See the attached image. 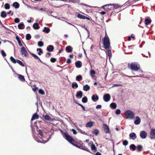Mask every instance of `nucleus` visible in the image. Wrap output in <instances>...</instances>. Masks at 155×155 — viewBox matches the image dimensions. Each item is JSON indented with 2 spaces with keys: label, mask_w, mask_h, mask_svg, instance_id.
<instances>
[{
  "label": "nucleus",
  "mask_w": 155,
  "mask_h": 155,
  "mask_svg": "<svg viewBox=\"0 0 155 155\" xmlns=\"http://www.w3.org/2000/svg\"><path fill=\"white\" fill-rule=\"evenodd\" d=\"M61 132L63 137H65V139L80 149L91 153L87 147L85 146H83L81 144L77 142L76 140L71 137L68 133L64 132L62 130H61Z\"/></svg>",
  "instance_id": "nucleus-1"
},
{
  "label": "nucleus",
  "mask_w": 155,
  "mask_h": 155,
  "mask_svg": "<svg viewBox=\"0 0 155 155\" xmlns=\"http://www.w3.org/2000/svg\"><path fill=\"white\" fill-rule=\"evenodd\" d=\"M113 4H108L105 5L102 7V8L104 9L105 10L108 12V15L110 16H111L113 14L114 15L115 13L114 11L111 10L112 9H114Z\"/></svg>",
  "instance_id": "nucleus-2"
},
{
  "label": "nucleus",
  "mask_w": 155,
  "mask_h": 155,
  "mask_svg": "<svg viewBox=\"0 0 155 155\" xmlns=\"http://www.w3.org/2000/svg\"><path fill=\"white\" fill-rule=\"evenodd\" d=\"M128 67L132 71H138L140 69V65L138 63L136 62H133L130 64L128 63Z\"/></svg>",
  "instance_id": "nucleus-3"
},
{
  "label": "nucleus",
  "mask_w": 155,
  "mask_h": 155,
  "mask_svg": "<svg viewBox=\"0 0 155 155\" xmlns=\"http://www.w3.org/2000/svg\"><path fill=\"white\" fill-rule=\"evenodd\" d=\"M103 41V45L104 48L107 49L109 48H111L110 42L109 37H104L102 39Z\"/></svg>",
  "instance_id": "nucleus-4"
},
{
  "label": "nucleus",
  "mask_w": 155,
  "mask_h": 155,
  "mask_svg": "<svg viewBox=\"0 0 155 155\" xmlns=\"http://www.w3.org/2000/svg\"><path fill=\"white\" fill-rule=\"evenodd\" d=\"M125 115L127 118L133 119L134 117V114L132 111L129 110L125 112Z\"/></svg>",
  "instance_id": "nucleus-5"
},
{
  "label": "nucleus",
  "mask_w": 155,
  "mask_h": 155,
  "mask_svg": "<svg viewBox=\"0 0 155 155\" xmlns=\"http://www.w3.org/2000/svg\"><path fill=\"white\" fill-rule=\"evenodd\" d=\"M21 54L24 55L25 57H28V54L25 48L23 47L21 48Z\"/></svg>",
  "instance_id": "nucleus-6"
},
{
  "label": "nucleus",
  "mask_w": 155,
  "mask_h": 155,
  "mask_svg": "<svg viewBox=\"0 0 155 155\" xmlns=\"http://www.w3.org/2000/svg\"><path fill=\"white\" fill-rule=\"evenodd\" d=\"M110 99V95L108 94H105L103 97V99L106 102L109 101Z\"/></svg>",
  "instance_id": "nucleus-7"
},
{
  "label": "nucleus",
  "mask_w": 155,
  "mask_h": 155,
  "mask_svg": "<svg viewBox=\"0 0 155 155\" xmlns=\"http://www.w3.org/2000/svg\"><path fill=\"white\" fill-rule=\"evenodd\" d=\"M140 136L142 139H145L147 137V133L144 131H142L140 132Z\"/></svg>",
  "instance_id": "nucleus-8"
},
{
  "label": "nucleus",
  "mask_w": 155,
  "mask_h": 155,
  "mask_svg": "<svg viewBox=\"0 0 155 155\" xmlns=\"http://www.w3.org/2000/svg\"><path fill=\"white\" fill-rule=\"evenodd\" d=\"M104 128V131L106 133H108L110 132V130L108 126L106 124H104L103 125Z\"/></svg>",
  "instance_id": "nucleus-9"
},
{
  "label": "nucleus",
  "mask_w": 155,
  "mask_h": 155,
  "mask_svg": "<svg viewBox=\"0 0 155 155\" xmlns=\"http://www.w3.org/2000/svg\"><path fill=\"white\" fill-rule=\"evenodd\" d=\"M83 96V93L81 91H79L77 92L76 97L78 98H81Z\"/></svg>",
  "instance_id": "nucleus-10"
},
{
  "label": "nucleus",
  "mask_w": 155,
  "mask_h": 155,
  "mask_svg": "<svg viewBox=\"0 0 155 155\" xmlns=\"http://www.w3.org/2000/svg\"><path fill=\"white\" fill-rule=\"evenodd\" d=\"M129 136L132 140H134L137 138V136L134 133H132L130 134Z\"/></svg>",
  "instance_id": "nucleus-11"
},
{
  "label": "nucleus",
  "mask_w": 155,
  "mask_h": 155,
  "mask_svg": "<svg viewBox=\"0 0 155 155\" xmlns=\"http://www.w3.org/2000/svg\"><path fill=\"white\" fill-rule=\"evenodd\" d=\"M152 20L150 18H146L145 20V24L147 25L150 24Z\"/></svg>",
  "instance_id": "nucleus-12"
},
{
  "label": "nucleus",
  "mask_w": 155,
  "mask_h": 155,
  "mask_svg": "<svg viewBox=\"0 0 155 155\" xmlns=\"http://www.w3.org/2000/svg\"><path fill=\"white\" fill-rule=\"evenodd\" d=\"M75 64L76 67L77 68H80L82 66V63L81 62L79 61H76L75 63Z\"/></svg>",
  "instance_id": "nucleus-13"
},
{
  "label": "nucleus",
  "mask_w": 155,
  "mask_h": 155,
  "mask_svg": "<svg viewBox=\"0 0 155 155\" xmlns=\"http://www.w3.org/2000/svg\"><path fill=\"white\" fill-rule=\"evenodd\" d=\"M140 119L139 117L137 116L136 117V120L134 121V123L136 125H138L140 122Z\"/></svg>",
  "instance_id": "nucleus-14"
},
{
  "label": "nucleus",
  "mask_w": 155,
  "mask_h": 155,
  "mask_svg": "<svg viewBox=\"0 0 155 155\" xmlns=\"http://www.w3.org/2000/svg\"><path fill=\"white\" fill-rule=\"evenodd\" d=\"M106 50L107 51V54L110 58L112 56L111 48H109Z\"/></svg>",
  "instance_id": "nucleus-15"
},
{
  "label": "nucleus",
  "mask_w": 155,
  "mask_h": 155,
  "mask_svg": "<svg viewBox=\"0 0 155 155\" xmlns=\"http://www.w3.org/2000/svg\"><path fill=\"white\" fill-rule=\"evenodd\" d=\"M54 49V47L53 46L49 45L48 46L47 48V50L49 52L52 51Z\"/></svg>",
  "instance_id": "nucleus-16"
},
{
  "label": "nucleus",
  "mask_w": 155,
  "mask_h": 155,
  "mask_svg": "<svg viewBox=\"0 0 155 155\" xmlns=\"http://www.w3.org/2000/svg\"><path fill=\"white\" fill-rule=\"evenodd\" d=\"M39 118L38 115L36 113L34 114L31 118V120L33 121L35 119H37Z\"/></svg>",
  "instance_id": "nucleus-17"
},
{
  "label": "nucleus",
  "mask_w": 155,
  "mask_h": 155,
  "mask_svg": "<svg viewBox=\"0 0 155 155\" xmlns=\"http://www.w3.org/2000/svg\"><path fill=\"white\" fill-rule=\"evenodd\" d=\"M66 50L68 53L71 52L72 51V48L70 46H67L66 48Z\"/></svg>",
  "instance_id": "nucleus-18"
},
{
  "label": "nucleus",
  "mask_w": 155,
  "mask_h": 155,
  "mask_svg": "<svg viewBox=\"0 0 155 155\" xmlns=\"http://www.w3.org/2000/svg\"><path fill=\"white\" fill-rule=\"evenodd\" d=\"M92 100L94 101H95V100H98L99 99L98 96L97 95H93L91 97Z\"/></svg>",
  "instance_id": "nucleus-19"
},
{
  "label": "nucleus",
  "mask_w": 155,
  "mask_h": 155,
  "mask_svg": "<svg viewBox=\"0 0 155 155\" xmlns=\"http://www.w3.org/2000/svg\"><path fill=\"white\" fill-rule=\"evenodd\" d=\"M12 6L14 7L16 9L18 8L19 7V4L17 2H14L13 4H12Z\"/></svg>",
  "instance_id": "nucleus-20"
},
{
  "label": "nucleus",
  "mask_w": 155,
  "mask_h": 155,
  "mask_svg": "<svg viewBox=\"0 0 155 155\" xmlns=\"http://www.w3.org/2000/svg\"><path fill=\"white\" fill-rule=\"evenodd\" d=\"M43 117L46 120H51V117L48 115H43Z\"/></svg>",
  "instance_id": "nucleus-21"
},
{
  "label": "nucleus",
  "mask_w": 155,
  "mask_h": 155,
  "mask_svg": "<svg viewBox=\"0 0 155 155\" xmlns=\"http://www.w3.org/2000/svg\"><path fill=\"white\" fill-rule=\"evenodd\" d=\"M18 78L21 81H25V79L24 78V76L20 74H18Z\"/></svg>",
  "instance_id": "nucleus-22"
},
{
  "label": "nucleus",
  "mask_w": 155,
  "mask_h": 155,
  "mask_svg": "<svg viewBox=\"0 0 155 155\" xmlns=\"http://www.w3.org/2000/svg\"><path fill=\"white\" fill-rule=\"evenodd\" d=\"M90 89V87L87 84L83 86V90L85 91H87Z\"/></svg>",
  "instance_id": "nucleus-23"
},
{
  "label": "nucleus",
  "mask_w": 155,
  "mask_h": 155,
  "mask_svg": "<svg viewBox=\"0 0 155 155\" xmlns=\"http://www.w3.org/2000/svg\"><path fill=\"white\" fill-rule=\"evenodd\" d=\"M110 107L112 109H115L117 107V104L115 103H112L110 104Z\"/></svg>",
  "instance_id": "nucleus-24"
},
{
  "label": "nucleus",
  "mask_w": 155,
  "mask_h": 155,
  "mask_svg": "<svg viewBox=\"0 0 155 155\" xmlns=\"http://www.w3.org/2000/svg\"><path fill=\"white\" fill-rule=\"evenodd\" d=\"M33 27L35 29H38L40 28L39 25L37 23H34L33 25Z\"/></svg>",
  "instance_id": "nucleus-25"
},
{
  "label": "nucleus",
  "mask_w": 155,
  "mask_h": 155,
  "mask_svg": "<svg viewBox=\"0 0 155 155\" xmlns=\"http://www.w3.org/2000/svg\"><path fill=\"white\" fill-rule=\"evenodd\" d=\"M18 27L19 29H23L25 28V25L23 23H21L18 25Z\"/></svg>",
  "instance_id": "nucleus-26"
},
{
  "label": "nucleus",
  "mask_w": 155,
  "mask_h": 155,
  "mask_svg": "<svg viewBox=\"0 0 155 155\" xmlns=\"http://www.w3.org/2000/svg\"><path fill=\"white\" fill-rule=\"evenodd\" d=\"M94 124V123L92 122H88L86 124V127H91Z\"/></svg>",
  "instance_id": "nucleus-27"
},
{
  "label": "nucleus",
  "mask_w": 155,
  "mask_h": 155,
  "mask_svg": "<svg viewBox=\"0 0 155 155\" xmlns=\"http://www.w3.org/2000/svg\"><path fill=\"white\" fill-rule=\"evenodd\" d=\"M16 38L18 41L19 45L21 47L23 45L21 42L18 36H16Z\"/></svg>",
  "instance_id": "nucleus-28"
},
{
  "label": "nucleus",
  "mask_w": 155,
  "mask_h": 155,
  "mask_svg": "<svg viewBox=\"0 0 155 155\" xmlns=\"http://www.w3.org/2000/svg\"><path fill=\"white\" fill-rule=\"evenodd\" d=\"M82 77L81 75H78L76 77V80L78 81H80L82 80Z\"/></svg>",
  "instance_id": "nucleus-29"
},
{
  "label": "nucleus",
  "mask_w": 155,
  "mask_h": 155,
  "mask_svg": "<svg viewBox=\"0 0 155 155\" xmlns=\"http://www.w3.org/2000/svg\"><path fill=\"white\" fill-rule=\"evenodd\" d=\"M6 16H7V14L5 11H3L1 12V16L2 17L5 18Z\"/></svg>",
  "instance_id": "nucleus-30"
},
{
  "label": "nucleus",
  "mask_w": 155,
  "mask_h": 155,
  "mask_svg": "<svg viewBox=\"0 0 155 155\" xmlns=\"http://www.w3.org/2000/svg\"><path fill=\"white\" fill-rule=\"evenodd\" d=\"M113 6L112 7H113L114 9V8L115 9H117L119 8H120L122 6H120V5H118V4H113Z\"/></svg>",
  "instance_id": "nucleus-31"
},
{
  "label": "nucleus",
  "mask_w": 155,
  "mask_h": 155,
  "mask_svg": "<svg viewBox=\"0 0 155 155\" xmlns=\"http://www.w3.org/2000/svg\"><path fill=\"white\" fill-rule=\"evenodd\" d=\"M16 62L22 67L25 66L24 64L22 62L18 59H16Z\"/></svg>",
  "instance_id": "nucleus-32"
},
{
  "label": "nucleus",
  "mask_w": 155,
  "mask_h": 155,
  "mask_svg": "<svg viewBox=\"0 0 155 155\" xmlns=\"http://www.w3.org/2000/svg\"><path fill=\"white\" fill-rule=\"evenodd\" d=\"M91 150H94L95 151H96L97 150L94 144L92 143V144L91 145Z\"/></svg>",
  "instance_id": "nucleus-33"
},
{
  "label": "nucleus",
  "mask_w": 155,
  "mask_h": 155,
  "mask_svg": "<svg viewBox=\"0 0 155 155\" xmlns=\"http://www.w3.org/2000/svg\"><path fill=\"white\" fill-rule=\"evenodd\" d=\"M31 54L32 56L34 57L35 59H38L41 62V60L40 59L37 55L33 53H31Z\"/></svg>",
  "instance_id": "nucleus-34"
},
{
  "label": "nucleus",
  "mask_w": 155,
  "mask_h": 155,
  "mask_svg": "<svg viewBox=\"0 0 155 155\" xmlns=\"http://www.w3.org/2000/svg\"><path fill=\"white\" fill-rule=\"evenodd\" d=\"M43 31L45 32L46 33H49L50 31V29L48 27H45L44 29L43 30Z\"/></svg>",
  "instance_id": "nucleus-35"
},
{
  "label": "nucleus",
  "mask_w": 155,
  "mask_h": 155,
  "mask_svg": "<svg viewBox=\"0 0 155 155\" xmlns=\"http://www.w3.org/2000/svg\"><path fill=\"white\" fill-rule=\"evenodd\" d=\"M99 133V131L97 129H95L93 132V134L97 135Z\"/></svg>",
  "instance_id": "nucleus-36"
},
{
  "label": "nucleus",
  "mask_w": 155,
  "mask_h": 155,
  "mask_svg": "<svg viewBox=\"0 0 155 155\" xmlns=\"http://www.w3.org/2000/svg\"><path fill=\"white\" fill-rule=\"evenodd\" d=\"M11 61L13 63L15 64L16 63V59L15 60L13 57L11 56L10 57Z\"/></svg>",
  "instance_id": "nucleus-37"
},
{
  "label": "nucleus",
  "mask_w": 155,
  "mask_h": 155,
  "mask_svg": "<svg viewBox=\"0 0 155 155\" xmlns=\"http://www.w3.org/2000/svg\"><path fill=\"white\" fill-rule=\"evenodd\" d=\"M130 149H132L134 151L135 150L136 148V146L134 144H132L130 146Z\"/></svg>",
  "instance_id": "nucleus-38"
},
{
  "label": "nucleus",
  "mask_w": 155,
  "mask_h": 155,
  "mask_svg": "<svg viewBox=\"0 0 155 155\" xmlns=\"http://www.w3.org/2000/svg\"><path fill=\"white\" fill-rule=\"evenodd\" d=\"M82 101L83 103H86L87 101V97H84L82 98Z\"/></svg>",
  "instance_id": "nucleus-39"
},
{
  "label": "nucleus",
  "mask_w": 155,
  "mask_h": 155,
  "mask_svg": "<svg viewBox=\"0 0 155 155\" xmlns=\"http://www.w3.org/2000/svg\"><path fill=\"white\" fill-rule=\"evenodd\" d=\"M142 147L141 145H139L137 147V150L139 152L141 151L142 150Z\"/></svg>",
  "instance_id": "nucleus-40"
},
{
  "label": "nucleus",
  "mask_w": 155,
  "mask_h": 155,
  "mask_svg": "<svg viewBox=\"0 0 155 155\" xmlns=\"http://www.w3.org/2000/svg\"><path fill=\"white\" fill-rule=\"evenodd\" d=\"M78 17L82 19H84V18L85 17V16L81 14H78Z\"/></svg>",
  "instance_id": "nucleus-41"
},
{
  "label": "nucleus",
  "mask_w": 155,
  "mask_h": 155,
  "mask_svg": "<svg viewBox=\"0 0 155 155\" xmlns=\"http://www.w3.org/2000/svg\"><path fill=\"white\" fill-rule=\"evenodd\" d=\"M31 38L30 35L29 34H27L26 36V39L27 40H30Z\"/></svg>",
  "instance_id": "nucleus-42"
},
{
  "label": "nucleus",
  "mask_w": 155,
  "mask_h": 155,
  "mask_svg": "<svg viewBox=\"0 0 155 155\" xmlns=\"http://www.w3.org/2000/svg\"><path fill=\"white\" fill-rule=\"evenodd\" d=\"M150 134L151 135H155V129H152L150 130Z\"/></svg>",
  "instance_id": "nucleus-43"
},
{
  "label": "nucleus",
  "mask_w": 155,
  "mask_h": 155,
  "mask_svg": "<svg viewBox=\"0 0 155 155\" xmlns=\"http://www.w3.org/2000/svg\"><path fill=\"white\" fill-rule=\"evenodd\" d=\"M10 8V6L9 4L6 3L5 5V9H9Z\"/></svg>",
  "instance_id": "nucleus-44"
},
{
  "label": "nucleus",
  "mask_w": 155,
  "mask_h": 155,
  "mask_svg": "<svg viewBox=\"0 0 155 155\" xmlns=\"http://www.w3.org/2000/svg\"><path fill=\"white\" fill-rule=\"evenodd\" d=\"M44 44L43 42L39 41L38 42V45L40 47H41Z\"/></svg>",
  "instance_id": "nucleus-45"
},
{
  "label": "nucleus",
  "mask_w": 155,
  "mask_h": 155,
  "mask_svg": "<svg viewBox=\"0 0 155 155\" xmlns=\"http://www.w3.org/2000/svg\"><path fill=\"white\" fill-rule=\"evenodd\" d=\"M37 51H39V52L38 53V54L39 55H41V53H43V51H42L41 49V48H37Z\"/></svg>",
  "instance_id": "nucleus-46"
},
{
  "label": "nucleus",
  "mask_w": 155,
  "mask_h": 155,
  "mask_svg": "<svg viewBox=\"0 0 155 155\" xmlns=\"http://www.w3.org/2000/svg\"><path fill=\"white\" fill-rule=\"evenodd\" d=\"M95 73V72L94 70H91L90 71V74L92 76H94Z\"/></svg>",
  "instance_id": "nucleus-47"
},
{
  "label": "nucleus",
  "mask_w": 155,
  "mask_h": 155,
  "mask_svg": "<svg viewBox=\"0 0 155 155\" xmlns=\"http://www.w3.org/2000/svg\"><path fill=\"white\" fill-rule=\"evenodd\" d=\"M72 87L73 88H74V87H75L76 88H77L78 87V85L77 83H73L72 84Z\"/></svg>",
  "instance_id": "nucleus-48"
},
{
  "label": "nucleus",
  "mask_w": 155,
  "mask_h": 155,
  "mask_svg": "<svg viewBox=\"0 0 155 155\" xmlns=\"http://www.w3.org/2000/svg\"><path fill=\"white\" fill-rule=\"evenodd\" d=\"M57 61V59L54 58H51L50 61L52 63H54Z\"/></svg>",
  "instance_id": "nucleus-49"
},
{
  "label": "nucleus",
  "mask_w": 155,
  "mask_h": 155,
  "mask_svg": "<svg viewBox=\"0 0 155 155\" xmlns=\"http://www.w3.org/2000/svg\"><path fill=\"white\" fill-rule=\"evenodd\" d=\"M1 53L3 57H5L6 56V54L3 50H2L1 51Z\"/></svg>",
  "instance_id": "nucleus-50"
},
{
  "label": "nucleus",
  "mask_w": 155,
  "mask_h": 155,
  "mask_svg": "<svg viewBox=\"0 0 155 155\" xmlns=\"http://www.w3.org/2000/svg\"><path fill=\"white\" fill-rule=\"evenodd\" d=\"M77 104H78V105L80 106L82 108V110L83 111H85V107H84L83 105H82V104H79L77 102L76 103Z\"/></svg>",
  "instance_id": "nucleus-51"
},
{
  "label": "nucleus",
  "mask_w": 155,
  "mask_h": 155,
  "mask_svg": "<svg viewBox=\"0 0 155 155\" xmlns=\"http://www.w3.org/2000/svg\"><path fill=\"white\" fill-rule=\"evenodd\" d=\"M128 144V142L127 140H125L123 141V144L124 145L126 146Z\"/></svg>",
  "instance_id": "nucleus-52"
},
{
  "label": "nucleus",
  "mask_w": 155,
  "mask_h": 155,
  "mask_svg": "<svg viewBox=\"0 0 155 155\" xmlns=\"http://www.w3.org/2000/svg\"><path fill=\"white\" fill-rule=\"evenodd\" d=\"M43 133L42 131L40 130H39V134L40 135L41 137H43Z\"/></svg>",
  "instance_id": "nucleus-53"
},
{
  "label": "nucleus",
  "mask_w": 155,
  "mask_h": 155,
  "mask_svg": "<svg viewBox=\"0 0 155 155\" xmlns=\"http://www.w3.org/2000/svg\"><path fill=\"white\" fill-rule=\"evenodd\" d=\"M14 22L16 23H18L20 22V19L18 18H16L14 19Z\"/></svg>",
  "instance_id": "nucleus-54"
},
{
  "label": "nucleus",
  "mask_w": 155,
  "mask_h": 155,
  "mask_svg": "<svg viewBox=\"0 0 155 155\" xmlns=\"http://www.w3.org/2000/svg\"><path fill=\"white\" fill-rule=\"evenodd\" d=\"M39 92L40 94H45V92L44 91L41 89H40L39 90Z\"/></svg>",
  "instance_id": "nucleus-55"
},
{
  "label": "nucleus",
  "mask_w": 155,
  "mask_h": 155,
  "mask_svg": "<svg viewBox=\"0 0 155 155\" xmlns=\"http://www.w3.org/2000/svg\"><path fill=\"white\" fill-rule=\"evenodd\" d=\"M121 111L120 109H117L116 111V114H119L120 113Z\"/></svg>",
  "instance_id": "nucleus-56"
},
{
  "label": "nucleus",
  "mask_w": 155,
  "mask_h": 155,
  "mask_svg": "<svg viewBox=\"0 0 155 155\" xmlns=\"http://www.w3.org/2000/svg\"><path fill=\"white\" fill-rule=\"evenodd\" d=\"M122 85L119 84H114L113 87L115 86H121Z\"/></svg>",
  "instance_id": "nucleus-57"
},
{
  "label": "nucleus",
  "mask_w": 155,
  "mask_h": 155,
  "mask_svg": "<svg viewBox=\"0 0 155 155\" xmlns=\"http://www.w3.org/2000/svg\"><path fill=\"white\" fill-rule=\"evenodd\" d=\"M72 130L74 134H77V132L75 129H72Z\"/></svg>",
  "instance_id": "nucleus-58"
},
{
  "label": "nucleus",
  "mask_w": 155,
  "mask_h": 155,
  "mask_svg": "<svg viewBox=\"0 0 155 155\" xmlns=\"http://www.w3.org/2000/svg\"><path fill=\"white\" fill-rule=\"evenodd\" d=\"M101 105H98L96 106V108L97 109L101 108Z\"/></svg>",
  "instance_id": "nucleus-59"
},
{
  "label": "nucleus",
  "mask_w": 155,
  "mask_h": 155,
  "mask_svg": "<svg viewBox=\"0 0 155 155\" xmlns=\"http://www.w3.org/2000/svg\"><path fill=\"white\" fill-rule=\"evenodd\" d=\"M71 62V60L69 58L67 60V62L68 64H70Z\"/></svg>",
  "instance_id": "nucleus-60"
},
{
  "label": "nucleus",
  "mask_w": 155,
  "mask_h": 155,
  "mask_svg": "<svg viewBox=\"0 0 155 155\" xmlns=\"http://www.w3.org/2000/svg\"><path fill=\"white\" fill-rule=\"evenodd\" d=\"M37 89L38 88L36 87H35L34 88H32V90L34 91H36Z\"/></svg>",
  "instance_id": "nucleus-61"
},
{
  "label": "nucleus",
  "mask_w": 155,
  "mask_h": 155,
  "mask_svg": "<svg viewBox=\"0 0 155 155\" xmlns=\"http://www.w3.org/2000/svg\"><path fill=\"white\" fill-rule=\"evenodd\" d=\"M0 24L2 25V26L4 28H6V27L2 24V22L0 20Z\"/></svg>",
  "instance_id": "nucleus-62"
},
{
  "label": "nucleus",
  "mask_w": 155,
  "mask_h": 155,
  "mask_svg": "<svg viewBox=\"0 0 155 155\" xmlns=\"http://www.w3.org/2000/svg\"><path fill=\"white\" fill-rule=\"evenodd\" d=\"M100 13L101 15H104L106 13V12L105 11H102Z\"/></svg>",
  "instance_id": "nucleus-63"
},
{
  "label": "nucleus",
  "mask_w": 155,
  "mask_h": 155,
  "mask_svg": "<svg viewBox=\"0 0 155 155\" xmlns=\"http://www.w3.org/2000/svg\"><path fill=\"white\" fill-rule=\"evenodd\" d=\"M95 155H101V153L98 152H97L96 153Z\"/></svg>",
  "instance_id": "nucleus-64"
}]
</instances>
